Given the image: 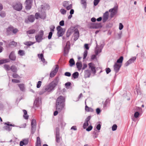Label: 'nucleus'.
<instances>
[{"label":"nucleus","mask_w":146,"mask_h":146,"mask_svg":"<svg viewBox=\"0 0 146 146\" xmlns=\"http://www.w3.org/2000/svg\"><path fill=\"white\" fill-rule=\"evenodd\" d=\"M52 34L53 32H49L48 34V39H50L51 38Z\"/></svg>","instance_id":"53"},{"label":"nucleus","mask_w":146,"mask_h":146,"mask_svg":"<svg viewBox=\"0 0 146 146\" xmlns=\"http://www.w3.org/2000/svg\"><path fill=\"white\" fill-rule=\"evenodd\" d=\"M99 124H98L97 126H96V129L98 130H99L100 129H101V124H100V123H101V122H99Z\"/></svg>","instance_id":"59"},{"label":"nucleus","mask_w":146,"mask_h":146,"mask_svg":"<svg viewBox=\"0 0 146 146\" xmlns=\"http://www.w3.org/2000/svg\"><path fill=\"white\" fill-rule=\"evenodd\" d=\"M70 41H68L64 48L63 54L64 56H66L68 54L70 48Z\"/></svg>","instance_id":"6"},{"label":"nucleus","mask_w":146,"mask_h":146,"mask_svg":"<svg viewBox=\"0 0 146 146\" xmlns=\"http://www.w3.org/2000/svg\"><path fill=\"white\" fill-rule=\"evenodd\" d=\"M117 126L116 124H114L112 127V130L113 131H114L116 130Z\"/></svg>","instance_id":"51"},{"label":"nucleus","mask_w":146,"mask_h":146,"mask_svg":"<svg viewBox=\"0 0 146 146\" xmlns=\"http://www.w3.org/2000/svg\"><path fill=\"white\" fill-rule=\"evenodd\" d=\"M44 35V31L40 30L38 34L35 36V38L36 42L39 43L42 41L43 39V36Z\"/></svg>","instance_id":"3"},{"label":"nucleus","mask_w":146,"mask_h":146,"mask_svg":"<svg viewBox=\"0 0 146 146\" xmlns=\"http://www.w3.org/2000/svg\"><path fill=\"white\" fill-rule=\"evenodd\" d=\"M60 11L61 13L63 15H64L66 14V11L64 9H61L60 10Z\"/></svg>","instance_id":"57"},{"label":"nucleus","mask_w":146,"mask_h":146,"mask_svg":"<svg viewBox=\"0 0 146 146\" xmlns=\"http://www.w3.org/2000/svg\"><path fill=\"white\" fill-rule=\"evenodd\" d=\"M136 56H134L132 57L126 62V63L125 64V66H128L130 64L133 62L134 61L136 60Z\"/></svg>","instance_id":"10"},{"label":"nucleus","mask_w":146,"mask_h":146,"mask_svg":"<svg viewBox=\"0 0 146 146\" xmlns=\"http://www.w3.org/2000/svg\"><path fill=\"white\" fill-rule=\"evenodd\" d=\"M79 75V73L78 72H75L72 74V77L74 79H76L78 77Z\"/></svg>","instance_id":"31"},{"label":"nucleus","mask_w":146,"mask_h":146,"mask_svg":"<svg viewBox=\"0 0 146 146\" xmlns=\"http://www.w3.org/2000/svg\"><path fill=\"white\" fill-rule=\"evenodd\" d=\"M35 146H41L40 140L39 137H37V140L36 142Z\"/></svg>","instance_id":"27"},{"label":"nucleus","mask_w":146,"mask_h":146,"mask_svg":"<svg viewBox=\"0 0 146 146\" xmlns=\"http://www.w3.org/2000/svg\"><path fill=\"white\" fill-rule=\"evenodd\" d=\"M10 69H11V70L14 72H15L17 70L16 67L15 66H12L11 68Z\"/></svg>","instance_id":"43"},{"label":"nucleus","mask_w":146,"mask_h":146,"mask_svg":"<svg viewBox=\"0 0 146 146\" xmlns=\"http://www.w3.org/2000/svg\"><path fill=\"white\" fill-rule=\"evenodd\" d=\"M4 124L6 125V126H14V125H12L10 124V122H7L5 123Z\"/></svg>","instance_id":"60"},{"label":"nucleus","mask_w":146,"mask_h":146,"mask_svg":"<svg viewBox=\"0 0 146 146\" xmlns=\"http://www.w3.org/2000/svg\"><path fill=\"white\" fill-rule=\"evenodd\" d=\"M17 31L18 30L17 29L14 28L11 26L9 27L7 29V33L8 35H11L12 33L15 34Z\"/></svg>","instance_id":"5"},{"label":"nucleus","mask_w":146,"mask_h":146,"mask_svg":"<svg viewBox=\"0 0 146 146\" xmlns=\"http://www.w3.org/2000/svg\"><path fill=\"white\" fill-rule=\"evenodd\" d=\"M40 102L38 98H36L34 103V105L33 108L35 109V107H38L39 106Z\"/></svg>","instance_id":"17"},{"label":"nucleus","mask_w":146,"mask_h":146,"mask_svg":"<svg viewBox=\"0 0 146 146\" xmlns=\"http://www.w3.org/2000/svg\"><path fill=\"white\" fill-rule=\"evenodd\" d=\"M4 67L5 69L7 71L9 70L11 68L9 65L6 64H4Z\"/></svg>","instance_id":"47"},{"label":"nucleus","mask_w":146,"mask_h":146,"mask_svg":"<svg viewBox=\"0 0 146 146\" xmlns=\"http://www.w3.org/2000/svg\"><path fill=\"white\" fill-rule=\"evenodd\" d=\"M36 32V30L32 29L29 30L27 31V34H34Z\"/></svg>","instance_id":"35"},{"label":"nucleus","mask_w":146,"mask_h":146,"mask_svg":"<svg viewBox=\"0 0 146 146\" xmlns=\"http://www.w3.org/2000/svg\"><path fill=\"white\" fill-rule=\"evenodd\" d=\"M64 75L66 76L70 77L71 75V74L70 72H66L64 73Z\"/></svg>","instance_id":"61"},{"label":"nucleus","mask_w":146,"mask_h":146,"mask_svg":"<svg viewBox=\"0 0 146 146\" xmlns=\"http://www.w3.org/2000/svg\"><path fill=\"white\" fill-rule=\"evenodd\" d=\"M41 8L43 10H46V9H49V5L46 4L41 5Z\"/></svg>","instance_id":"26"},{"label":"nucleus","mask_w":146,"mask_h":146,"mask_svg":"<svg viewBox=\"0 0 146 146\" xmlns=\"http://www.w3.org/2000/svg\"><path fill=\"white\" fill-rule=\"evenodd\" d=\"M28 19L29 21L31 23L33 22L35 20V18L33 15H29L28 17Z\"/></svg>","instance_id":"20"},{"label":"nucleus","mask_w":146,"mask_h":146,"mask_svg":"<svg viewBox=\"0 0 146 146\" xmlns=\"http://www.w3.org/2000/svg\"><path fill=\"white\" fill-rule=\"evenodd\" d=\"M123 58V56H121L118 59L117 61V63H121L122 62Z\"/></svg>","instance_id":"37"},{"label":"nucleus","mask_w":146,"mask_h":146,"mask_svg":"<svg viewBox=\"0 0 146 146\" xmlns=\"http://www.w3.org/2000/svg\"><path fill=\"white\" fill-rule=\"evenodd\" d=\"M139 113L138 111H136L135 113L134 116L135 118H137L139 117Z\"/></svg>","instance_id":"54"},{"label":"nucleus","mask_w":146,"mask_h":146,"mask_svg":"<svg viewBox=\"0 0 146 146\" xmlns=\"http://www.w3.org/2000/svg\"><path fill=\"white\" fill-rule=\"evenodd\" d=\"M103 17L108 19V11H106L105 13H104L103 15Z\"/></svg>","instance_id":"46"},{"label":"nucleus","mask_w":146,"mask_h":146,"mask_svg":"<svg viewBox=\"0 0 146 146\" xmlns=\"http://www.w3.org/2000/svg\"><path fill=\"white\" fill-rule=\"evenodd\" d=\"M36 121L35 119H33L31 122V133L33 134L36 130Z\"/></svg>","instance_id":"4"},{"label":"nucleus","mask_w":146,"mask_h":146,"mask_svg":"<svg viewBox=\"0 0 146 146\" xmlns=\"http://www.w3.org/2000/svg\"><path fill=\"white\" fill-rule=\"evenodd\" d=\"M25 54V51L24 50H19V55L21 56H24Z\"/></svg>","instance_id":"39"},{"label":"nucleus","mask_w":146,"mask_h":146,"mask_svg":"<svg viewBox=\"0 0 146 146\" xmlns=\"http://www.w3.org/2000/svg\"><path fill=\"white\" fill-rule=\"evenodd\" d=\"M121 66V64H118L117 63H115L113 66L114 70L116 73H117Z\"/></svg>","instance_id":"9"},{"label":"nucleus","mask_w":146,"mask_h":146,"mask_svg":"<svg viewBox=\"0 0 146 146\" xmlns=\"http://www.w3.org/2000/svg\"><path fill=\"white\" fill-rule=\"evenodd\" d=\"M17 44V43L15 42L12 41L8 45H6V46L7 47H8L9 46H16Z\"/></svg>","instance_id":"28"},{"label":"nucleus","mask_w":146,"mask_h":146,"mask_svg":"<svg viewBox=\"0 0 146 146\" xmlns=\"http://www.w3.org/2000/svg\"><path fill=\"white\" fill-rule=\"evenodd\" d=\"M123 27V26L121 23H120L119 24V29L120 30H122Z\"/></svg>","instance_id":"64"},{"label":"nucleus","mask_w":146,"mask_h":146,"mask_svg":"<svg viewBox=\"0 0 146 146\" xmlns=\"http://www.w3.org/2000/svg\"><path fill=\"white\" fill-rule=\"evenodd\" d=\"M89 68H90L93 73L95 74L96 73V71L95 69V67L94 65L92 62L88 64Z\"/></svg>","instance_id":"15"},{"label":"nucleus","mask_w":146,"mask_h":146,"mask_svg":"<svg viewBox=\"0 0 146 146\" xmlns=\"http://www.w3.org/2000/svg\"><path fill=\"white\" fill-rule=\"evenodd\" d=\"M35 42H33L30 41H27L24 43V44L27 46H30L33 44Z\"/></svg>","instance_id":"38"},{"label":"nucleus","mask_w":146,"mask_h":146,"mask_svg":"<svg viewBox=\"0 0 146 146\" xmlns=\"http://www.w3.org/2000/svg\"><path fill=\"white\" fill-rule=\"evenodd\" d=\"M35 18L37 19H38L39 18H40V15L39 13H36L35 14Z\"/></svg>","instance_id":"48"},{"label":"nucleus","mask_w":146,"mask_h":146,"mask_svg":"<svg viewBox=\"0 0 146 146\" xmlns=\"http://www.w3.org/2000/svg\"><path fill=\"white\" fill-rule=\"evenodd\" d=\"M102 26L100 23H91L90 25L89 26V27L90 29H97L98 28L101 27Z\"/></svg>","instance_id":"8"},{"label":"nucleus","mask_w":146,"mask_h":146,"mask_svg":"<svg viewBox=\"0 0 146 146\" xmlns=\"http://www.w3.org/2000/svg\"><path fill=\"white\" fill-rule=\"evenodd\" d=\"M91 75V72L88 70H85L84 71V77L85 78H88L90 77Z\"/></svg>","instance_id":"18"},{"label":"nucleus","mask_w":146,"mask_h":146,"mask_svg":"<svg viewBox=\"0 0 146 146\" xmlns=\"http://www.w3.org/2000/svg\"><path fill=\"white\" fill-rule=\"evenodd\" d=\"M41 83L42 82L41 81H38L37 84L36 85V87L37 88H39L40 87L41 85Z\"/></svg>","instance_id":"55"},{"label":"nucleus","mask_w":146,"mask_h":146,"mask_svg":"<svg viewBox=\"0 0 146 146\" xmlns=\"http://www.w3.org/2000/svg\"><path fill=\"white\" fill-rule=\"evenodd\" d=\"M13 7L14 9L18 11V4L17 3H14L13 4Z\"/></svg>","instance_id":"32"},{"label":"nucleus","mask_w":146,"mask_h":146,"mask_svg":"<svg viewBox=\"0 0 146 146\" xmlns=\"http://www.w3.org/2000/svg\"><path fill=\"white\" fill-rule=\"evenodd\" d=\"M70 66L71 67L72 66L75 64V62L74 59L72 58L70 59L69 61Z\"/></svg>","instance_id":"30"},{"label":"nucleus","mask_w":146,"mask_h":146,"mask_svg":"<svg viewBox=\"0 0 146 146\" xmlns=\"http://www.w3.org/2000/svg\"><path fill=\"white\" fill-rule=\"evenodd\" d=\"M58 78L56 77L54 80L48 85L45 86L43 87L40 94H42L46 92H50L54 90L55 88L58 84Z\"/></svg>","instance_id":"1"},{"label":"nucleus","mask_w":146,"mask_h":146,"mask_svg":"<svg viewBox=\"0 0 146 146\" xmlns=\"http://www.w3.org/2000/svg\"><path fill=\"white\" fill-rule=\"evenodd\" d=\"M99 132V131H98L96 129H95L94 131L93 132V137L94 139L97 137Z\"/></svg>","instance_id":"23"},{"label":"nucleus","mask_w":146,"mask_h":146,"mask_svg":"<svg viewBox=\"0 0 146 146\" xmlns=\"http://www.w3.org/2000/svg\"><path fill=\"white\" fill-rule=\"evenodd\" d=\"M86 0H81V3L82 5L83 8L85 9H86L87 7V2Z\"/></svg>","instance_id":"24"},{"label":"nucleus","mask_w":146,"mask_h":146,"mask_svg":"<svg viewBox=\"0 0 146 146\" xmlns=\"http://www.w3.org/2000/svg\"><path fill=\"white\" fill-rule=\"evenodd\" d=\"M95 55L93 54L91 56V59L94 60L96 58V56L98 55L99 53V49L97 48H96L95 50Z\"/></svg>","instance_id":"19"},{"label":"nucleus","mask_w":146,"mask_h":146,"mask_svg":"<svg viewBox=\"0 0 146 146\" xmlns=\"http://www.w3.org/2000/svg\"><path fill=\"white\" fill-rule=\"evenodd\" d=\"M7 62V60L6 59L1 60H0V65Z\"/></svg>","instance_id":"56"},{"label":"nucleus","mask_w":146,"mask_h":146,"mask_svg":"<svg viewBox=\"0 0 146 146\" xmlns=\"http://www.w3.org/2000/svg\"><path fill=\"white\" fill-rule=\"evenodd\" d=\"M86 100L85 101V104L86 105V106L85 107V110L87 112H92L94 110L92 108L88 107V106L86 105Z\"/></svg>","instance_id":"21"},{"label":"nucleus","mask_w":146,"mask_h":146,"mask_svg":"<svg viewBox=\"0 0 146 146\" xmlns=\"http://www.w3.org/2000/svg\"><path fill=\"white\" fill-rule=\"evenodd\" d=\"M4 128L5 130L8 131H11V128L10 126H4Z\"/></svg>","instance_id":"44"},{"label":"nucleus","mask_w":146,"mask_h":146,"mask_svg":"<svg viewBox=\"0 0 146 146\" xmlns=\"http://www.w3.org/2000/svg\"><path fill=\"white\" fill-rule=\"evenodd\" d=\"M65 32V29H62L60 30H58L57 35L58 37H60L63 36Z\"/></svg>","instance_id":"14"},{"label":"nucleus","mask_w":146,"mask_h":146,"mask_svg":"<svg viewBox=\"0 0 146 146\" xmlns=\"http://www.w3.org/2000/svg\"><path fill=\"white\" fill-rule=\"evenodd\" d=\"M100 1V0H94V6L97 5Z\"/></svg>","instance_id":"50"},{"label":"nucleus","mask_w":146,"mask_h":146,"mask_svg":"<svg viewBox=\"0 0 146 146\" xmlns=\"http://www.w3.org/2000/svg\"><path fill=\"white\" fill-rule=\"evenodd\" d=\"M29 141V139L27 138L23 139L20 142V146H23L26 145L28 144Z\"/></svg>","instance_id":"11"},{"label":"nucleus","mask_w":146,"mask_h":146,"mask_svg":"<svg viewBox=\"0 0 146 146\" xmlns=\"http://www.w3.org/2000/svg\"><path fill=\"white\" fill-rule=\"evenodd\" d=\"M109 12H115V13L116 14L117 13V9L115 8H113L112 9H111L109 10Z\"/></svg>","instance_id":"41"},{"label":"nucleus","mask_w":146,"mask_h":146,"mask_svg":"<svg viewBox=\"0 0 146 146\" xmlns=\"http://www.w3.org/2000/svg\"><path fill=\"white\" fill-rule=\"evenodd\" d=\"M58 66L57 65L54 70L51 72L50 74V76L51 78L53 77L56 74L58 69Z\"/></svg>","instance_id":"12"},{"label":"nucleus","mask_w":146,"mask_h":146,"mask_svg":"<svg viewBox=\"0 0 146 146\" xmlns=\"http://www.w3.org/2000/svg\"><path fill=\"white\" fill-rule=\"evenodd\" d=\"M19 88L21 91L22 92H24L25 91V87L24 84H19Z\"/></svg>","instance_id":"29"},{"label":"nucleus","mask_w":146,"mask_h":146,"mask_svg":"<svg viewBox=\"0 0 146 146\" xmlns=\"http://www.w3.org/2000/svg\"><path fill=\"white\" fill-rule=\"evenodd\" d=\"M9 58L11 60H15L16 59V56L15 55L14 52H12L9 56Z\"/></svg>","instance_id":"22"},{"label":"nucleus","mask_w":146,"mask_h":146,"mask_svg":"<svg viewBox=\"0 0 146 146\" xmlns=\"http://www.w3.org/2000/svg\"><path fill=\"white\" fill-rule=\"evenodd\" d=\"M23 111L24 113V115H23V117H24L25 119H28L29 116L27 115V111L26 110H23Z\"/></svg>","instance_id":"34"},{"label":"nucleus","mask_w":146,"mask_h":146,"mask_svg":"<svg viewBox=\"0 0 146 146\" xmlns=\"http://www.w3.org/2000/svg\"><path fill=\"white\" fill-rule=\"evenodd\" d=\"M5 13L4 11H2L0 12V16L2 17H4L5 16Z\"/></svg>","instance_id":"52"},{"label":"nucleus","mask_w":146,"mask_h":146,"mask_svg":"<svg viewBox=\"0 0 146 146\" xmlns=\"http://www.w3.org/2000/svg\"><path fill=\"white\" fill-rule=\"evenodd\" d=\"M93 128L92 125H90L86 129V130L88 131H89L92 130Z\"/></svg>","instance_id":"58"},{"label":"nucleus","mask_w":146,"mask_h":146,"mask_svg":"<svg viewBox=\"0 0 146 146\" xmlns=\"http://www.w3.org/2000/svg\"><path fill=\"white\" fill-rule=\"evenodd\" d=\"M88 51L86 50H85L84 52V54H83V59L84 60L85 59L88 54Z\"/></svg>","instance_id":"42"},{"label":"nucleus","mask_w":146,"mask_h":146,"mask_svg":"<svg viewBox=\"0 0 146 146\" xmlns=\"http://www.w3.org/2000/svg\"><path fill=\"white\" fill-rule=\"evenodd\" d=\"M74 41H76L78 38L79 37V32L78 29H75L74 30Z\"/></svg>","instance_id":"13"},{"label":"nucleus","mask_w":146,"mask_h":146,"mask_svg":"<svg viewBox=\"0 0 146 146\" xmlns=\"http://www.w3.org/2000/svg\"><path fill=\"white\" fill-rule=\"evenodd\" d=\"M50 32H54V29L55 28V27L54 25H51L50 27Z\"/></svg>","instance_id":"49"},{"label":"nucleus","mask_w":146,"mask_h":146,"mask_svg":"<svg viewBox=\"0 0 146 146\" xmlns=\"http://www.w3.org/2000/svg\"><path fill=\"white\" fill-rule=\"evenodd\" d=\"M60 129L58 127H56V135H60Z\"/></svg>","instance_id":"45"},{"label":"nucleus","mask_w":146,"mask_h":146,"mask_svg":"<svg viewBox=\"0 0 146 146\" xmlns=\"http://www.w3.org/2000/svg\"><path fill=\"white\" fill-rule=\"evenodd\" d=\"M76 66L78 70H80L82 69V62H77L76 63Z\"/></svg>","instance_id":"25"},{"label":"nucleus","mask_w":146,"mask_h":146,"mask_svg":"<svg viewBox=\"0 0 146 146\" xmlns=\"http://www.w3.org/2000/svg\"><path fill=\"white\" fill-rule=\"evenodd\" d=\"M65 99L62 96H60L56 99V109L60 112L65 105Z\"/></svg>","instance_id":"2"},{"label":"nucleus","mask_w":146,"mask_h":146,"mask_svg":"<svg viewBox=\"0 0 146 146\" xmlns=\"http://www.w3.org/2000/svg\"><path fill=\"white\" fill-rule=\"evenodd\" d=\"M73 31H74L73 29H71L70 28L68 30L66 33V36L67 38H68V39L69 37L73 33Z\"/></svg>","instance_id":"16"},{"label":"nucleus","mask_w":146,"mask_h":146,"mask_svg":"<svg viewBox=\"0 0 146 146\" xmlns=\"http://www.w3.org/2000/svg\"><path fill=\"white\" fill-rule=\"evenodd\" d=\"M71 85V83L70 82H68L66 83L65 86L66 88L68 89L69 88V87Z\"/></svg>","instance_id":"40"},{"label":"nucleus","mask_w":146,"mask_h":146,"mask_svg":"<svg viewBox=\"0 0 146 146\" xmlns=\"http://www.w3.org/2000/svg\"><path fill=\"white\" fill-rule=\"evenodd\" d=\"M46 14L45 12L42 13L40 15V18L42 19H44L46 18Z\"/></svg>","instance_id":"36"},{"label":"nucleus","mask_w":146,"mask_h":146,"mask_svg":"<svg viewBox=\"0 0 146 146\" xmlns=\"http://www.w3.org/2000/svg\"><path fill=\"white\" fill-rule=\"evenodd\" d=\"M62 139L61 137H60L59 135L56 136V142L57 143H59L60 141Z\"/></svg>","instance_id":"33"},{"label":"nucleus","mask_w":146,"mask_h":146,"mask_svg":"<svg viewBox=\"0 0 146 146\" xmlns=\"http://www.w3.org/2000/svg\"><path fill=\"white\" fill-rule=\"evenodd\" d=\"M106 73L107 74H109L110 72L111 71V70H110V68H106Z\"/></svg>","instance_id":"63"},{"label":"nucleus","mask_w":146,"mask_h":146,"mask_svg":"<svg viewBox=\"0 0 146 146\" xmlns=\"http://www.w3.org/2000/svg\"><path fill=\"white\" fill-rule=\"evenodd\" d=\"M33 1L32 0H26L25 4V8L27 10H30L32 7Z\"/></svg>","instance_id":"7"},{"label":"nucleus","mask_w":146,"mask_h":146,"mask_svg":"<svg viewBox=\"0 0 146 146\" xmlns=\"http://www.w3.org/2000/svg\"><path fill=\"white\" fill-rule=\"evenodd\" d=\"M22 7L23 6L22 4L19 2V11L22 10Z\"/></svg>","instance_id":"62"}]
</instances>
